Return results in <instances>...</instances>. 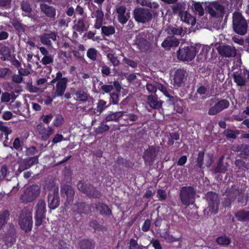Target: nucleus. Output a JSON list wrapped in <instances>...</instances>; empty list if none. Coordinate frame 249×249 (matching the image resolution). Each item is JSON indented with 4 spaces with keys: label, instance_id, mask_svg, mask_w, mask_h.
I'll return each mask as SVG.
<instances>
[{
    "label": "nucleus",
    "instance_id": "f257e3e1",
    "mask_svg": "<svg viewBox=\"0 0 249 249\" xmlns=\"http://www.w3.org/2000/svg\"><path fill=\"white\" fill-rule=\"evenodd\" d=\"M205 197L208 205L204 210V214L208 216L217 213L220 202L219 196L216 193L210 191L206 194Z\"/></svg>",
    "mask_w": 249,
    "mask_h": 249
},
{
    "label": "nucleus",
    "instance_id": "f03ea898",
    "mask_svg": "<svg viewBox=\"0 0 249 249\" xmlns=\"http://www.w3.org/2000/svg\"><path fill=\"white\" fill-rule=\"evenodd\" d=\"M206 105L212 106L208 110V114L211 116L216 115L225 109L229 107V102L226 99L219 100L213 98L206 101Z\"/></svg>",
    "mask_w": 249,
    "mask_h": 249
},
{
    "label": "nucleus",
    "instance_id": "7ed1b4c3",
    "mask_svg": "<svg viewBox=\"0 0 249 249\" xmlns=\"http://www.w3.org/2000/svg\"><path fill=\"white\" fill-rule=\"evenodd\" d=\"M196 194V190L193 187L191 186L182 187L179 191V197L182 204L187 207L190 204H194Z\"/></svg>",
    "mask_w": 249,
    "mask_h": 249
},
{
    "label": "nucleus",
    "instance_id": "20e7f679",
    "mask_svg": "<svg viewBox=\"0 0 249 249\" xmlns=\"http://www.w3.org/2000/svg\"><path fill=\"white\" fill-rule=\"evenodd\" d=\"M40 189L39 186L33 185L24 190L23 193L20 197V200L23 203L31 202L39 196Z\"/></svg>",
    "mask_w": 249,
    "mask_h": 249
},
{
    "label": "nucleus",
    "instance_id": "39448f33",
    "mask_svg": "<svg viewBox=\"0 0 249 249\" xmlns=\"http://www.w3.org/2000/svg\"><path fill=\"white\" fill-rule=\"evenodd\" d=\"M233 28L237 34L241 35H245L247 32V22L240 13L233 14Z\"/></svg>",
    "mask_w": 249,
    "mask_h": 249
},
{
    "label": "nucleus",
    "instance_id": "423d86ee",
    "mask_svg": "<svg viewBox=\"0 0 249 249\" xmlns=\"http://www.w3.org/2000/svg\"><path fill=\"white\" fill-rule=\"evenodd\" d=\"M133 14L134 19L139 23H146L152 18V14L149 9L138 7L134 9Z\"/></svg>",
    "mask_w": 249,
    "mask_h": 249
},
{
    "label": "nucleus",
    "instance_id": "0eeeda50",
    "mask_svg": "<svg viewBox=\"0 0 249 249\" xmlns=\"http://www.w3.org/2000/svg\"><path fill=\"white\" fill-rule=\"evenodd\" d=\"M196 53V48L192 46L179 48L177 52L178 58L183 61H191L195 58Z\"/></svg>",
    "mask_w": 249,
    "mask_h": 249
},
{
    "label": "nucleus",
    "instance_id": "6e6552de",
    "mask_svg": "<svg viewBox=\"0 0 249 249\" xmlns=\"http://www.w3.org/2000/svg\"><path fill=\"white\" fill-rule=\"evenodd\" d=\"M19 224L25 232L30 231L32 227V215L30 212L26 209L21 211L19 218Z\"/></svg>",
    "mask_w": 249,
    "mask_h": 249
},
{
    "label": "nucleus",
    "instance_id": "1a4fd4ad",
    "mask_svg": "<svg viewBox=\"0 0 249 249\" xmlns=\"http://www.w3.org/2000/svg\"><path fill=\"white\" fill-rule=\"evenodd\" d=\"M57 186H53L49 190L48 196V206L51 209H55L59 205L60 199Z\"/></svg>",
    "mask_w": 249,
    "mask_h": 249
},
{
    "label": "nucleus",
    "instance_id": "9d476101",
    "mask_svg": "<svg viewBox=\"0 0 249 249\" xmlns=\"http://www.w3.org/2000/svg\"><path fill=\"white\" fill-rule=\"evenodd\" d=\"M160 150V146H149L148 148L144 151L142 158L145 162L151 165L156 160Z\"/></svg>",
    "mask_w": 249,
    "mask_h": 249
},
{
    "label": "nucleus",
    "instance_id": "9b49d317",
    "mask_svg": "<svg viewBox=\"0 0 249 249\" xmlns=\"http://www.w3.org/2000/svg\"><path fill=\"white\" fill-rule=\"evenodd\" d=\"M35 209V224L37 226H40L42 224V220L45 218L46 210V203L43 199L38 200Z\"/></svg>",
    "mask_w": 249,
    "mask_h": 249
},
{
    "label": "nucleus",
    "instance_id": "f8f14e48",
    "mask_svg": "<svg viewBox=\"0 0 249 249\" xmlns=\"http://www.w3.org/2000/svg\"><path fill=\"white\" fill-rule=\"evenodd\" d=\"M208 11L213 17L222 18L225 13V6L221 2H214L208 7Z\"/></svg>",
    "mask_w": 249,
    "mask_h": 249
},
{
    "label": "nucleus",
    "instance_id": "ddd939ff",
    "mask_svg": "<svg viewBox=\"0 0 249 249\" xmlns=\"http://www.w3.org/2000/svg\"><path fill=\"white\" fill-rule=\"evenodd\" d=\"M61 194L62 196H66L65 205H71L75 194L74 189L71 185H64L61 188Z\"/></svg>",
    "mask_w": 249,
    "mask_h": 249
},
{
    "label": "nucleus",
    "instance_id": "4468645a",
    "mask_svg": "<svg viewBox=\"0 0 249 249\" xmlns=\"http://www.w3.org/2000/svg\"><path fill=\"white\" fill-rule=\"evenodd\" d=\"M217 51L219 54L225 57H233L237 54L235 47L228 45H220Z\"/></svg>",
    "mask_w": 249,
    "mask_h": 249
},
{
    "label": "nucleus",
    "instance_id": "2eb2a0df",
    "mask_svg": "<svg viewBox=\"0 0 249 249\" xmlns=\"http://www.w3.org/2000/svg\"><path fill=\"white\" fill-rule=\"evenodd\" d=\"M38 157L37 156L27 158L19 162V166L18 172L19 173L23 171L30 168L33 165L38 162Z\"/></svg>",
    "mask_w": 249,
    "mask_h": 249
},
{
    "label": "nucleus",
    "instance_id": "dca6fc26",
    "mask_svg": "<svg viewBox=\"0 0 249 249\" xmlns=\"http://www.w3.org/2000/svg\"><path fill=\"white\" fill-rule=\"evenodd\" d=\"M187 74L184 69H178L175 72L174 76V85L175 87L182 86L187 80Z\"/></svg>",
    "mask_w": 249,
    "mask_h": 249
},
{
    "label": "nucleus",
    "instance_id": "f3484780",
    "mask_svg": "<svg viewBox=\"0 0 249 249\" xmlns=\"http://www.w3.org/2000/svg\"><path fill=\"white\" fill-rule=\"evenodd\" d=\"M40 9L41 12L52 20L55 19L56 9L53 6L42 3L40 4Z\"/></svg>",
    "mask_w": 249,
    "mask_h": 249
},
{
    "label": "nucleus",
    "instance_id": "a211bd4d",
    "mask_svg": "<svg viewBox=\"0 0 249 249\" xmlns=\"http://www.w3.org/2000/svg\"><path fill=\"white\" fill-rule=\"evenodd\" d=\"M165 32L168 35L171 36H183L187 33V28L175 25L174 26H169L166 28Z\"/></svg>",
    "mask_w": 249,
    "mask_h": 249
},
{
    "label": "nucleus",
    "instance_id": "6ab92c4d",
    "mask_svg": "<svg viewBox=\"0 0 249 249\" xmlns=\"http://www.w3.org/2000/svg\"><path fill=\"white\" fill-rule=\"evenodd\" d=\"M36 130L41 135L42 139L44 141L48 139L50 136L54 132L53 128L49 126L45 127L42 123L37 125Z\"/></svg>",
    "mask_w": 249,
    "mask_h": 249
},
{
    "label": "nucleus",
    "instance_id": "aec40b11",
    "mask_svg": "<svg viewBox=\"0 0 249 249\" xmlns=\"http://www.w3.org/2000/svg\"><path fill=\"white\" fill-rule=\"evenodd\" d=\"M56 34L51 31H49L47 33H44L39 36L41 43L47 46H51L52 42L50 39L53 41L56 40Z\"/></svg>",
    "mask_w": 249,
    "mask_h": 249
},
{
    "label": "nucleus",
    "instance_id": "412c9836",
    "mask_svg": "<svg viewBox=\"0 0 249 249\" xmlns=\"http://www.w3.org/2000/svg\"><path fill=\"white\" fill-rule=\"evenodd\" d=\"M229 166L227 161L224 156H221L219 159L214 169L215 173H225Z\"/></svg>",
    "mask_w": 249,
    "mask_h": 249
},
{
    "label": "nucleus",
    "instance_id": "4be33fe9",
    "mask_svg": "<svg viewBox=\"0 0 249 249\" xmlns=\"http://www.w3.org/2000/svg\"><path fill=\"white\" fill-rule=\"evenodd\" d=\"M72 210L74 213L78 214H88L90 210L89 206L84 202H78L74 204Z\"/></svg>",
    "mask_w": 249,
    "mask_h": 249
},
{
    "label": "nucleus",
    "instance_id": "5701e85b",
    "mask_svg": "<svg viewBox=\"0 0 249 249\" xmlns=\"http://www.w3.org/2000/svg\"><path fill=\"white\" fill-rule=\"evenodd\" d=\"M234 82L237 86L242 87L245 85L246 83V74L245 71L242 72L239 71L232 74Z\"/></svg>",
    "mask_w": 249,
    "mask_h": 249
},
{
    "label": "nucleus",
    "instance_id": "b1692460",
    "mask_svg": "<svg viewBox=\"0 0 249 249\" xmlns=\"http://www.w3.org/2000/svg\"><path fill=\"white\" fill-rule=\"evenodd\" d=\"M179 42L175 36H168L161 43V46L164 48L176 47L178 45Z\"/></svg>",
    "mask_w": 249,
    "mask_h": 249
},
{
    "label": "nucleus",
    "instance_id": "393cba45",
    "mask_svg": "<svg viewBox=\"0 0 249 249\" xmlns=\"http://www.w3.org/2000/svg\"><path fill=\"white\" fill-rule=\"evenodd\" d=\"M20 8L22 12H24L22 14L23 16L28 17L31 18H34V15L32 14L33 10L28 2L25 1L21 2L20 3Z\"/></svg>",
    "mask_w": 249,
    "mask_h": 249
},
{
    "label": "nucleus",
    "instance_id": "a878e982",
    "mask_svg": "<svg viewBox=\"0 0 249 249\" xmlns=\"http://www.w3.org/2000/svg\"><path fill=\"white\" fill-rule=\"evenodd\" d=\"M92 15L96 18L94 28L99 29L102 27L104 16L101 7L99 8L98 9L95 11V13H92Z\"/></svg>",
    "mask_w": 249,
    "mask_h": 249
},
{
    "label": "nucleus",
    "instance_id": "bb28decb",
    "mask_svg": "<svg viewBox=\"0 0 249 249\" xmlns=\"http://www.w3.org/2000/svg\"><path fill=\"white\" fill-rule=\"evenodd\" d=\"M67 82L68 81L66 80L57 82L54 97L61 96L63 95L66 89Z\"/></svg>",
    "mask_w": 249,
    "mask_h": 249
},
{
    "label": "nucleus",
    "instance_id": "cd10ccee",
    "mask_svg": "<svg viewBox=\"0 0 249 249\" xmlns=\"http://www.w3.org/2000/svg\"><path fill=\"white\" fill-rule=\"evenodd\" d=\"M86 16L79 18L76 23L74 21L75 23L73 26V29L78 32L82 33L84 31H86L87 30L86 25Z\"/></svg>",
    "mask_w": 249,
    "mask_h": 249
},
{
    "label": "nucleus",
    "instance_id": "c85d7f7f",
    "mask_svg": "<svg viewBox=\"0 0 249 249\" xmlns=\"http://www.w3.org/2000/svg\"><path fill=\"white\" fill-rule=\"evenodd\" d=\"M147 103L153 109H158L161 107L162 102L158 101L156 95H150L147 97Z\"/></svg>",
    "mask_w": 249,
    "mask_h": 249
},
{
    "label": "nucleus",
    "instance_id": "c756f323",
    "mask_svg": "<svg viewBox=\"0 0 249 249\" xmlns=\"http://www.w3.org/2000/svg\"><path fill=\"white\" fill-rule=\"evenodd\" d=\"M135 43L142 52H146L151 46L150 43L142 37L137 38Z\"/></svg>",
    "mask_w": 249,
    "mask_h": 249
},
{
    "label": "nucleus",
    "instance_id": "7c9ffc66",
    "mask_svg": "<svg viewBox=\"0 0 249 249\" xmlns=\"http://www.w3.org/2000/svg\"><path fill=\"white\" fill-rule=\"evenodd\" d=\"M179 16L181 20L188 24H191L192 26H193L196 24V18L187 11H182L181 13L179 14Z\"/></svg>",
    "mask_w": 249,
    "mask_h": 249
},
{
    "label": "nucleus",
    "instance_id": "2f4dec72",
    "mask_svg": "<svg viewBox=\"0 0 249 249\" xmlns=\"http://www.w3.org/2000/svg\"><path fill=\"white\" fill-rule=\"evenodd\" d=\"M95 207L99 211L100 213L102 215L109 216L112 214L111 209L105 203L98 202L95 204Z\"/></svg>",
    "mask_w": 249,
    "mask_h": 249
},
{
    "label": "nucleus",
    "instance_id": "473e14b6",
    "mask_svg": "<svg viewBox=\"0 0 249 249\" xmlns=\"http://www.w3.org/2000/svg\"><path fill=\"white\" fill-rule=\"evenodd\" d=\"M243 190L240 189L239 187L236 185H232L231 187L228 188L226 191L227 196L231 197L232 200H234L236 198V196L241 193Z\"/></svg>",
    "mask_w": 249,
    "mask_h": 249
},
{
    "label": "nucleus",
    "instance_id": "72a5a7b5",
    "mask_svg": "<svg viewBox=\"0 0 249 249\" xmlns=\"http://www.w3.org/2000/svg\"><path fill=\"white\" fill-rule=\"evenodd\" d=\"M125 112L119 111L116 112H110L107 115L105 118V122L114 121L118 122L120 119L123 116Z\"/></svg>",
    "mask_w": 249,
    "mask_h": 249
},
{
    "label": "nucleus",
    "instance_id": "f704fd0d",
    "mask_svg": "<svg viewBox=\"0 0 249 249\" xmlns=\"http://www.w3.org/2000/svg\"><path fill=\"white\" fill-rule=\"evenodd\" d=\"M77 188L82 193L89 196V192L92 189V185L89 183H85L82 181H79L77 183Z\"/></svg>",
    "mask_w": 249,
    "mask_h": 249
},
{
    "label": "nucleus",
    "instance_id": "c9c22d12",
    "mask_svg": "<svg viewBox=\"0 0 249 249\" xmlns=\"http://www.w3.org/2000/svg\"><path fill=\"white\" fill-rule=\"evenodd\" d=\"M236 151L240 152L239 156L242 158H246L249 156V145L245 144L238 145L236 147Z\"/></svg>",
    "mask_w": 249,
    "mask_h": 249
},
{
    "label": "nucleus",
    "instance_id": "e433bc0d",
    "mask_svg": "<svg viewBox=\"0 0 249 249\" xmlns=\"http://www.w3.org/2000/svg\"><path fill=\"white\" fill-rule=\"evenodd\" d=\"M235 216L240 221L246 222L249 221V211L240 210L235 213Z\"/></svg>",
    "mask_w": 249,
    "mask_h": 249
},
{
    "label": "nucleus",
    "instance_id": "4c0bfd02",
    "mask_svg": "<svg viewBox=\"0 0 249 249\" xmlns=\"http://www.w3.org/2000/svg\"><path fill=\"white\" fill-rule=\"evenodd\" d=\"M15 229L12 228L10 230V232L3 237V241L5 242L6 245H9V244H11L15 241Z\"/></svg>",
    "mask_w": 249,
    "mask_h": 249
},
{
    "label": "nucleus",
    "instance_id": "58836bf2",
    "mask_svg": "<svg viewBox=\"0 0 249 249\" xmlns=\"http://www.w3.org/2000/svg\"><path fill=\"white\" fill-rule=\"evenodd\" d=\"M80 249H94L95 245L91 241L89 240H82L79 242Z\"/></svg>",
    "mask_w": 249,
    "mask_h": 249
},
{
    "label": "nucleus",
    "instance_id": "ea45409f",
    "mask_svg": "<svg viewBox=\"0 0 249 249\" xmlns=\"http://www.w3.org/2000/svg\"><path fill=\"white\" fill-rule=\"evenodd\" d=\"M9 215V212L7 210L3 211L0 213V229L7 223Z\"/></svg>",
    "mask_w": 249,
    "mask_h": 249
},
{
    "label": "nucleus",
    "instance_id": "a19ab883",
    "mask_svg": "<svg viewBox=\"0 0 249 249\" xmlns=\"http://www.w3.org/2000/svg\"><path fill=\"white\" fill-rule=\"evenodd\" d=\"M102 33L105 36H109L113 35L115 32L114 27L112 26H103L101 27Z\"/></svg>",
    "mask_w": 249,
    "mask_h": 249
},
{
    "label": "nucleus",
    "instance_id": "79ce46f5",
    "mask_svg": "<svg viewBox=\"0 0 249 249\" xmlns=\"http://www.w3.org/2000/svg\"><path fill=\"white\" fill-rule=\"evenodd\" d=\"M75 94L76 96V100L77 101H86L88 99L87 92L82 89L77 90Z\"/></svg>",
    "mask_w": 249,
    "mask_h": 249
},
{
    "label": "nucleus",
    "instance_id": "37998d69",
    "mask_svg": "<svg viewBox=\"0 0 249 249\" xmlns=\"http://www.w3.org/2000/svg\"><path fill=\"white\" fill-rule=\"evenodd\" d=\"M12 74L11 71L6 68L0 69V78H3L5 80L9 79Z\"/></svg>",
    "mask_w": 249,
    "mask_h": 249
},
{
    "label": "nucleus",
    "instance_id": "c03bdc74",
    "mask_svg": "<svg viewBox=\"0 0 249 249\" xmlns=\"http://www.w3.org/2000/svg\"><path fill=\"white\" fill-rule=\"evenodd\" d=\"M240 133L238 130H232L231 129H226L224 131V134L228 138L235 139L237 135Z\"/></svg>",
    "mask_w": 249,
    "mask_h": 249
},
{
    "label": "nucleus",
    "instance_id": "a18cd8bd",
    "mask_svg": "<svg viewBox=\"0 0 249 249\" xmlns=\"http://www.w3.org/2000/svg\"><path fill=\"white\" fill-rule=\"evenodd\" d=\"M105 120L100 124V125L95 129V133L97 134H101L104 132L107 131L109 129V126L106 124H104Z\"/></svg>",
    "mask_w": 249,
    "mask_h": 249
},
{
    "label": "nucleus",
    "instance_id": "49530a36",
    "mask_svg": "<svg viewBox=\"0 0 249 249\" xmlns=\"http://www.w3.org/2000/svg\"><path fill=\"white\" fill-rule=\"evenodd\" d=\"M216 242L219 245L227 246L230 244L231 239L227 236H220L216 239Z\"/></svg>",
    "mask_w": 249,
    "mask_h": 249
},
{
    "label": "nucleus",
    "instance_id": "de8ad7c7",
    "mask_svg": "<svg viewBox=\"0 0 249 249\" xmlns=\"http://www.w3.org/2000/svg\"><path fill=\"white\" fill-rule=\"evenodd\" d=\"M107 58L112 64L114 67L119 66L120 64L119 60L117 56H114L112 53H108L107 54Z\"/></svg>",
    "mask_w": 249,
    "mask_h": 249
},
{
    "label": "nucleus",
    "instance_id": "09e8293b",
    "mask_svg": "<svg viewBox=\"0 0 249 249\" xmlns=\"http://www.w3.org/2000/svg\"><path fill=\"white\" fill-rule=\"evenodd\" d=\"M118 19L119 21L121 24L125 23L130 18V13H125L124 14H118Z\"/></svg>",
    "mask_w": 249,
    "mask_h": 249
},
{
    "label": "nucleus",
    "instance_id": "8fccbe9b",
    "mask_svg": "<svg viewBox=\"0 0 249 249\" xmlns=\"http://www.w3.org/2000/svg\"><path fill=\"white\" fill-rule=\"evenodd\" d=\"M235 164L237 167H238L239 170H240L243 167L246 169H249V164L248 163H246L243 160L241 159L236 160L235 161ZM238 171L239 172V170Z\"/></svg>",
    "mask_w": 249,
    "mask_h": 249
},
{
    "label": "nucleus",
    "instance_id": "3c124183",
    "mask_svg": "<svg viewBox=\"0 0 249 249\" xmlns=\"http://www.w3.org/2000/svg\"><path fill=\"white\" fill-rule=\"evenodd\" d=\"M97 51L94 48H90L87 52L88 57L92 60H96Z\"/></svg>",
    "mask_w": 249,
    "mask_h": 249
},
{
    "label": "nucleus",
    "instance_id": "603ef678",
    "mask_svg": "<svg viewBox=\"0 0 249 249\" xmlns=\"http://www.w3.org/2000/svg\"><path fill=\"white\" fill-rule=\"evenodd\" d=\"M101 196V195L99 191L92 185V189L90 190L89 192V197L99 198Z\"/></svg>",
    "mask_w": 249,
    "mask_h": 249
},
{
    "label": "nucleus",
    "instance_id": "864d4df0",
    "mask_svg": "<svg viewBox=\"0 0 249 249\" xmlns=\"http://www.w3.org/2000/svg\"><path fill=\"white\" fill-rule=\"evenodd\" d=\"M204 152H199L197 155V158L196 160L197 165L200 168H202L203 164Z\"/></svg>",
    "mask_w": 249,
    "mask_h": 249
},
{
    "label": "nucleus",
    "instance_id": "5fc2aeb1",
    "mask_svg": "<svg viewBox=\"0 0 249 249\" xmlns=\"http://www.w3.org/2000/svg\"><path fill=\"white\" fill-rule=\"evenodd\" d=\"M64 123V118L61 115L57 114L56 115L55 119L54 120L53 124L56 127H58Z\"/></svg>",
    "mask_w": 249,
    "mask_h": 249
},
{
    "label": "nucleus",
    "instance_id": "6e6d98bb",
    "mask_svg": "<svg viewBox=\"0 0 249 249\" xmlns=\"http://www.w3.org/2000/svg\"><path fill=\"white\" fill-rule=\"evenodd\" d=\"M14 28L18 32H23L24 27L23 25L18 20H14L12 22Z\"/></svg>",
    "mask_w": 249,
    "mask_h": 249
},
{
    "label": "nucleus",
    "instance_id": "4d7b16f0",
    "mask_svg": "<svg viewBox=\"0 0 249 249\" xmlns=\"http://www.w3.org/2000/svg\"><path fill=\"white\" fill-rule=\"evenodd\" d=\"M0 53L2 55L11 57V50L10 48L6 46L2 47L0 49Z\"/></svg>",
    "mask_w": 249,
    "mask_h": 249
},
{
    "label": "nucleus",
    "instance_id": "13d9d810",
    "mask_svg": "<svg viewBox=\"0 0 249 249\" xmlns=\"http://www.w3.org/2000/svg\"><path fill=\"white\" fill-rule=\"evenodd\" d=\"M157 88V89L160 90L166 96L170 98H173V97L170 96V95L168 92L166 87H164L163 85L160 84H158Z\"/></svg>",
    "mask_w": 249,
    "mask_h": 249
},
{
    "label": "nucleus",
    "instance_id": "bf43d9fd",
    "mask_svg": "<svg viewBox=\"0 0 249 249\" xmlns=\"http://www.w3.org/2000/svg\"><path fill=\"white\" fill-rule=\"evenodd\" d=\"M0 130L4 132L6 139H7L8 135L12 133V130H9L7 126H5L1 121H0Z\"/></svg>",
    "mask_w": 249,
    "mask_h": 249
},
{
    "label": "nucleus",
    "instance_id": "052dcab7",
    "mask_svg": "<svg viewBox=\"0 0 249 249\" xmlns=\"http://www.w3.org/2000/svg\"><path fill=\"white\" fill-rule=\"evenodd\" d=\"M236 198L237 199V202L238 203L244 204V205H246L247 203V200H245L244 199V190H243L241 193H240L237 196Z\"/></svg>",
    "mask_w": 249,
    "mask_h": 249
},
{
    "label": "nucleus",
    "instance_id": "680f3d73",
    "mask_svg": "<svg viewBox=\"0 0 249 249\" xmlns=\"http://www.w3.org/2000/svg\"><path fill=\"white\" fill-rule=\"evenodd\" d=\"M123 61L125 64H127V65L129 66L130 67L133 68H135L137 67V63L134 60L124 57L123 59Z\"/></svg>",
    "mask_w": 249,
    "mask_h": 249
},
{
    "label": "nucleus",
    "instance_id": "e2e57ef3",
    "mask_svg": "<svg viewBox=\"0 0 249 249\" xmlns=\"http://www.w3.org/2000/svg\"><path fill=\"white\" fill-rule=\"evenodd\" d=\"M12 0H0V7L6 9L10 8L11 7Z\"/></svg>",
    "mask_w": 249,
    "mask_h": 249
},
{
    "label": "nucleus",
    "instance_id": "0e129e2a",
    "mask_svg": "<svg viewBox=\"0 0 249 249\" xmlns=\"http://www.w3.org/2000/svg\"><path fill=\"white\" fill-rule=\"evenodd\" d=\"M113 86L112 85H104L101 87V89L103 91V94L105 93H109L113 89Z\"/></svg>",
    "mask_w": 249,
    "mask_h": 249
},
{
    "label": "nucleus",
    "instance_id": "69168bd1",
    "mask_svg": "<svg viewBox=\"0 0 249 249\" xmlns=\"http://www.w3.org/2000/svg\"><path fill=\"white\" fill-rule=\"evenodd\" d=\"M53 58L50 55L44 56L41 60V62L44 65H47L52 63L53 62Z\"/></svg>",
    "mask_w": 249,
    "mask_h": 249
},
{
    "label": "nucleus",
    "instance_id": "338daca9",
    "mask_svg": "<svg viewBox=\"0 0 249 249\" xmlns=\"http://www.w3.org/2000/svg\"><path fill=\"white\" fill-rule=\"evenodd\" d=\"M156 83L155 85H153L151 83H148L146 84V89L149 92L155 93L156 92L157 89V84Z\"/></svg>",
    "mask_w": 249,
    "mask_h": 249
},
{
    "label": "nucleus",
    "instance_id": "774afa93",
    "mask_svg": "<svg viewBox=\"0 0 249 249\" xmlns=\"http://www.w3.org/2000/svg\"><path fill=\"white\" fill-rule=\"evenodd\" d=\"M101 73L103 75L109 76L110 74V69L107 66L103 64L101 66Z\"/></svg>",
    "mask_w": 249,
    "mask_h": 249
}]
</instances>
